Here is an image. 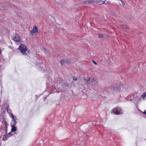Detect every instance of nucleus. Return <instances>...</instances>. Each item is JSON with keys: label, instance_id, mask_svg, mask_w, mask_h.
Listing matches in <instances>:
<instances>
[{"label": "nucleus", "instance_id": "nucleus-1", "mask_svg": "<svg viewBox=\"0 0 146 146\" xmlns=\"http://www.w3.org/2000/svg\"><path fill=\"white\" fill-rule=\"evenodd\" d=\"M111 112L114 114L117 115L123 113V110L119 106H117L112 109Z\"/></svg>", "mask_w": 146, "mask_h": 146}, {"label": "nucleus", "instance_id": "nucleus-2", "mask_svg": "<svg viewBox=\"0 0 146 146\" xmlns=\"http://www.w3.org/2000/svg\"><path fill=\"white\" fill-rule=\"evenodd\" d=\"M18 49H19L20 51L23 55H27V53H26L27 48L26 45L23 44H21L20 45Z\"/></svg>", "mask_w": 146, "mask_h": 146}, {"label": "nucleus", "instance_id": "nucleus-3", "mask_svg": "<svg viewBox=\"0 0 146 146\" xmlns=\"http://www.w3.org/2000/svg\"><path fill=\"white\" fill-rule=\"evenodd\" d=\"M48 79L49 80V81L48 82V84H49V87H50V88L52 87L53 88V90H52V88H51V90L52 91H54H54L53 92H52V93L56 91H57V90H56V86L55 85L54 86H53V84H54V83L55 84H56V85H57L58 84V81L57 82H54V83L52 82V83H51V82H52V80L51 79V78L50 77H49L48 78Z\"/></svg>", "mask_w": 146, "mask_h": 146}, {"label": "nucleus", "instance_id": "nucleus-4", "mask_svg": "<svg viewBox=\"0 0 146 146\" xmlns=\"http://www.w3.org/2000/svg\"><path fill=\"white\" fill-rule=\"evenodd\" d=\"M113 90L115 91H119L121 88H123V86L121 85H117L112 86Z\"/></svg>", "mask_w": 146, "mask_h": 146}, {"label": "nucleus", "instance_id": "nucleus-5", "mask_svg": "<svg viewBox=\"0 0 146 146\" xmlns=\"http://www.w3.org/2000/svg\"><path fill=\"white\" fill-rule=\"evenodd\" d=\"M3 107L5 110L9 108V102L7 100H5L4 101L3 103Z\"/></svg>", "mask_w": 146, "mask_h": 146}, {"label": "nucleus", "instance_id": "nucleus-6", "mask_svg": "<svg viewBox=\"0 0 146 146\" xmlns=\"http://www.w3.org/2000/svg\"><path fill=\"white\" fill-rule=\"evenodd\" d=\"M96 0H89L88 1H84L82 2L81 4H88L93 3H96Z\"/></svg>", "mask_w": 146, "mask_h": 146}, {"label": "nucleus", "instance_id": "nucleus-7", "mask_svg": "<svg viewBox=\"0 0 146 146\" xmlns=\"http://www.w3.org/2000/svg\"><path fill=\"white\" fill-rule=\"evenodd\" d=\"M37 66L42 70H45V65L43 64V63L42 62L40 63H38L37 64Z\"/></svg>", "mask_w": 146, "mask_h": 146}, {"label": "nucleus", "instance_id": "nucleus-8", "mask_svg": "<svg viewBox=\"0 0 146 146\" xmlns=\"http://www.w3.org/2000/svg\"><path fill=\"white\" fill-rule=\"evenodd\" d=\"M13 40L15 42H19L20 41V38L18 34H15L13 38Z\"/></svg>", "mask_w": 146, "mask_h": 146}, {"label": "nucleus", "instance_id": "nucleus-9", "mask_svg": "<svg viewBox=\"0 0 146 146\" xmlns=\"http://www.w3.org/2000/svg\"><path fill=\"white\" fill-rule=\"evenodd\" d=\"M90 85L92 86H95L97 85V82L94 80V78H92L90 80V83H89Z\"/></svg>", "mask_w": 146, "mask_h": 146}, {"label": "nucleus", "instance_id": "nucleus-10", "mask_svg": "<svg viewBox=\"0 0 146 146\" xmlns=\"http://www.w3.org/2000/svg\"><path fill=\"white\" fill-rule=\"evenodd\" d=\"M106 0H104V1L102 0H96V3H99L100 4H102L106 3ZM107 3H109L108 1H107Z\"/></svg>", "mask_w": 146, "mask_h": 146}, {"label": "nucleus", "instance_id": "nucleus-11", "mask_svg": "<svg viewBox=\"0 0 146 146\" xmlns=\"http://www.w3.org/2000/svg\"><path fill=\"white\" fill-rule=\"evenodd\" d=\"M38 31V29L36 27H35L33 28V29L31 31V35H33L34 33H36Z\"/></svg>", "mask_w": 146, "mask_h": 146}, {"label": "nucleus", "instance_id": "nucleus-12", "mask_svg": "<svg viewBox=\"0 0 146 146\" xmlns=\"http://www.w3.org/2000/svg\"><path fill=\"white\" fill-rule=\"evenodd\" d=\"M10 116L12 119L11 121H17V118L15 116L13 115L12 113H11Z\"/></svg>", "mask_w": 146, "mask_h": 146}, {"label": "nucleus", "instance_id": "nucleus-13", "mask_svg": "<svg viewBox=\"0 0 146 146\" xmlns=\"http://www.w3.org/2000/svg\"><path fill=\"white\" fill-rule=\"evenodd\" d=\"M67 62L70 63L71 62L70 60H61L60 63L61 65L64 64L65 63H66Z\"/></svg>", "mask_w": 146, "mask_h": 146}, {"label": "nucleus", "instance_id": "nucleus-14", "mask_svg": "<svg viewBox=\"0 0 146 146\" xmlns=\"http://www.w3.org/2000/svg\"><path fill=\"white\" fill-rule=\"evenodd\" d=\"M9 137L8 136V135L7 134H5L3 135V141H6L7 139Z\"/></svg>", "mask_w": 146, "mask_h": 146}, {"label": "nucleus", "instance_id": "nucleus-15", "mask_svg": "<svg viewBox=\"0 0 146 146\" xmlns=\"http://www.w3.org/2000/svg\"><path fill=\"white\" fill-rule=\"evenodd\" d=\"M17 123V121H11V126H16V124Z\"/></svg>", "mask_w": 146, "mask_h": 146}, {"label": "nucleus", "instance_id": "nucleus-16", "mask_svg": "<svg viewBox=\"0 0 146 146\" xmlns=\"http://www.w3.org/2000/svg\"><path fill=\"white\" fill-rule=\"evenodd\" d=\"M0 119L1 120V119L4 121H5V118L2 113H0Z\"/></svg>", "mask_w": 146, "mask_h": 146}, {"label": "nucleus", "instance_id": "nucleus-17", "mask_svg": "<svg viewBox=\"0 0 146 146\" xmlns=\"http://www.w3.org/2000/svg\"><path fill=\"white\" fill-rule=\"evenodd\" d=\"M84 80L86 81V83L87 84H89V82H88L89 81L90 82V80H91V79L90 78H84Z\"/></svg>", "mask_w": 146, "mask_h": 146}, {"label": "nucleus", "instance_id": "nucleus-18", "mask_svg": "<svg viewBox=\"0 0 146 146\" xmlns=\"http://www.w3.org/2000/svg\"><path fill=\"white\" fill-rule=\"evenodd\" d=\"M12 129H11V131L15 132L17 130V129L16 126H11Z\"/></svg>", "mask_w": 146, "mask_h": 146}, {"label": "nucleus", "instance_id": "nucleus-19", "mask_svg": "<svg viewBox=\"0 0 146 146\" xmlns=\"http://www.w3.org/2000/svg\"><path fill=\"white\" fill-rule=\"evenodd\" d=\"M141 96L143 100H146V92L142 95Z\"/></svg>", "mask_w": 146, "mask_h": 146}, {"label": "nucleus", "instance_id": "nucleus-20", "mask_svg": "<svg viewBox=\"0 0 146 146\" xmlns=\"http://www.w3.org/2000/svg\"><path fill=\"white\" fill-rule=\"evenodd\" d=\"M120 27L123 28H125V29H127L128 28V27L125 25H120Z\"/></svg>", "mask_w": 146, "mask_h": 146}, {"label": "nucleus", "instance_id": "nucleus-21", "mask_svg": "<svg viewBox=\"0 0 146 146\" xmlns=\"http://www.w3.org/2000/svg\"><path fill=\"white\" fill-rule=\"evenodd\" d=\"M7 110V112L9 113V114L10 115V114L11 113H12L11 112V110L10 109L8 108V109H7V110Z\"/></svg>", "mask_w": 146, "mask_h": 146}, {"label": "nucleus", "instance_id": "nucleus-22", "mask_svg": "<svg viewBox=\"0 0 146 146\" xmlns=\"http://www.w3.org/2000/svg\"><path fill=\"white\" fill-rule=\"evenodd\" d=\"M63 82L62 80L61 79H60L59 81V83L60 84H62Z\"/></svg>", "mask_w": 146, "mask_h": 146}, {"label": "nucleus", "instance_id": "nucleus-23", "mask_svg": "<svg viewBox=\"0 0 146 146\" xmlns=\"http://www.w3.org/2000/svg\"><path fill=\"white\" fill-rule=\"evenodd\" d=\"M4 63L3 61H2L1 62V61H0V68L1 66L3 65Z\"/></svg>", "mask_w": 146, "mask_h": 146}, {"label": "nucleus", "instance_id": "nucleus-24", "mask_svg": "<svg viewBox=\"0 0 146 146\" xmlns=\"http://www.w3.org/2000/svg\"><path fill=\"white\" fill-rule=\"evenodd\" d=\"M98 36L100 38H102L103 37V35L102 34H99Z\"/></svg>", "mask_w": 146, "mask_h": 146}, {"label": "nucleus", "instance_id": "nucleus-25", "mask_svg": "<svg viewBox=\"0 0 146 146\" xmlns=\"http://www.w3.org/2000/svg\"><path fill=\"white\" fill-rule=\"evenodd\" d=\"M4 124L5 125V129H7V123L6 122H5L4 123Z\"/></svg>", "mask_w": 146, "mask_h": 146}, {"label": "nucleus", "instance_id": "nucleus-26", "mask_svg": "<svg viewBox=\"0 0 146 146\" xmlns=\"http://www.w3.org/2000/svg\"><path fill=\"white\" fill-rule=\"evenodd\" d=\"M120 1L121 2L122 5H125V3L124 1L123 0H120Z\"/></svg>", "mask_w": 146, "mask_h": 146}, {"label": "nucleus", "instance_id": "nucleus-27", "mask_svg": "<svg viewBox=\"0 0 146 146\" xmlns=\"http://www.w3.org/2000/svg\"><path fill=\"white\" fill-rule=\"evenodd\" d=\"M77 77L74 76L73 77V80L74 81L77 80Z\"/></svg>", "mask_w": 146, "mask_h": 146}, {"label": "nucleus", "instance_id": "nucleus-28", "mask_svg": "<svg viewBox=\"0 0 146 146\" xmlns=\"http://www.w3.org/2000/svg\"><path fill=\"white\" fill-rule=\"evenodd\" d=\"M141 112L143 113V115H146V110H145L143 112L141 111Z\"/></svg>", "mask_w": 146, "mask_h": 146}, {"label": "nucleus", "instance_id": "nucleus-29", "mask_svg": "<svg viewBox=\"0 0 146 146\" xmlns=\"http://www.w3.org/2000/svg\"><path fill=\"white\" fill-rule=\"evenodd\" d=\"M9 137H10V136H11L12 135V134L11 133V131L9 132L8 134H7Z\"/></svg>", "mask_w": 146, "mask_h": 146}, {"label": "nucleus", "instance_id": "nucleus-30", "mask_svg": "<svg viewBox=\"0 0 146 146\" xmlns=\"http://www.w3.org/2000/svg\"><path fill=\"white\" fill-rule=\"evenodd\" d=\"M49 17L50 18H50H51V19H51V20L52 21V20H54V18H53V17H52V16H51V15H50Z\"/></svg>", "mask_w": 146, "mask_h": 146}, {"label": "nucleus", "instance_id": "nucleus-31", "mask_svg": "<svg viewBox=\"0 0 146 146\" xmlns=\"http://www.w3.org/2000/svg\"><path fill=\"white\" fill-rule=\"evenodd\" d=\"M95 64H97V63L95 62V61L94 60L92 61Z\"/></svg>", "mask_w": 146, "mask_h": 146}, {"label": "nucleus", "instance_id": "nucleus-32", "mask_svg": "<svg viewBox=\"0 0 146 146\" xmlns=\"http://www.w3.org/2000/svg\"><path fill=\"white\" fill-rule=\"evenodd\" d=\"M7 129H5V133L7 134Z\"/></svg>", "mask_w": 146, "mask_h": 146}, {"label": "nucleus", "instance_id": "nucleus-33", "mask_svg": "<svg viewBox=\"0 0 146 146\" xmlns=\"http://www.w3.org/2000/svg\"><path fill=\"white\" fill-rule=\"evenodd\" d=\"M2 130H3V129H0V132Z\"/></svg>", "mask_w": 146, "mask_h": 146}, {"label": "nucleus", "instance_id": "nucleus-34", "mask_svg": "<svg viewBox=\"0 0 146 146\" xmlns=\"http://www.w3.org/2000/svg\"><path fill=\"white\" fill-rule=\"evenodd\" d=\"M1 49H0V54H1Z\"/></svg>", "mask_w": 146, "mask_h": 146}, {"label": "nucleus", "instance_id": "nucleus-35", "mask_svg": "<svg viewBox=\"0 0 146 146\" xmlns=\"http://www.w3.org/2000/svg\"><path fill=\"white\" fill-rule=\"evenodd\" d=\"M9 47L10 48H11L12 47L11 46H9Z\"/></svg>", "mask_w": 146, "mask_h": 146}, {"label": "nucleus", "instance_id": "nucleus-36", "mask_svg": "<svg viewBox=\"0 0 146 146\" xmlns=\"http://www.w3.org/2000/svg\"><path fill=\"white\" fill-rule=\"evenodd\" d=\"M35 96L36 98H37V97L38 96H37V95H36Z\"/></svg>", "mask_w": 146, "mask_h": 146}, {"label": "nucleus", "instance_id": "nucleus-37", "mask_svg": "<svg viewBox=\"0 0 146 146\" xmlns=\"http://www.w3.org/2000/svg\"><path fill=\"white\" fill-rule=\"evenodd\" d=\"M46 99V98H44V100L45 101Z\"/></svg>", "mask_w": 146, "mask_h": 146}, {"label": "nucleus", "instance_id": "nucleus-38", "mask_svg": "<svg viewBox=\"0 0 146 146\" xmlns=\"http://www.w3.org/2000/svg\"><path fill=\"white\" fill-rule=\"evenodd\" d=\"M92 123V122H89V123Z\"/></svg>", "mask_w": 146, "mask_h": 146}, {"label": "nucleus", "instance_id": "nucleus-39", "mask_svg": "<svg viewBox=\"0 0 146 146\" xmlns=\"http://www.w3.org/2000/svg\"><path fill=\"white\" fill-rule=\"evenodd\" d=\"M145 117V118H146V117Z\"/></svg>", "mask_w": 146, "mask_h": 146}]
</instances>
